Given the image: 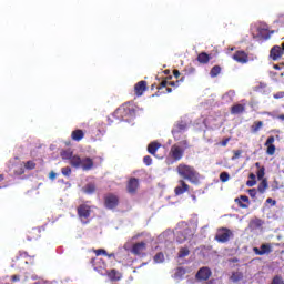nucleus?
<instances>
[{
  "mask_svg": "<svg viewBox=\"0 0 284 284\" xmlns=\"http://www.w3.org/2000/svg\"><path fill=\"white\" fill-rule=\"evenodd\" d=\"M231 281H232V283H239V282L243 281V273H241V272L232 273Z\"/></svg>",
  "mask_w": 284,
  "mask_h": 284,
  "instance_id": "32",
  "label": "nucleus"
},
{
  "mask_svg": "<svg viewBox=\"0 0 284 284\" xmlns=\"http://www.w3.org/2000/svg\"><path fill=\"white\" fill-rule=\"evenodd\" d=\"M246 185H247V187H254V185H256V180H248L246 182Z\"/></svg>",
  "mask_w": 284,
  "mask_h": 284,
  "instance_id": "48",
  "label": "nucleus"
},
{
  "mask_svg": "<svg viewBox=\"0 0 284 284\" xmlns=\"http://www.w3.org/2000/svg\"><path fill=\"white\" fill-rule=\"evenodd\" d=\"M263 176H265V166H262L261 169H258L257 171V179H263Z\"/></svg>",
  "mask_w": 284,
  "mask_h": 284,
  "instance_id": "44",
  "label": "nucleus"
},
{
  "mask_svg": "<svg viewBox=\"0 0 284 284\" xmlns=\"http://www.w3.org/2000/svg\"><path fill=\"white\" fill-rule=\"evenodd\" d=\"M176 172L181 179H184V181H190L193 185H199L201 183V174L194 169V166L180 163L176 166Z\"/></svg>",
  "mask_w": 284,
  "mask_h": 284,
  "instance_id": "1",
  "label": "nucleus"
},
{
  "mask_svg": "<svg viewBox=\"0 0 284 284\" xmlns=\"http://www.w3.org/2000/svg\"><path fill=\"white\" fill-rule=\"evenodd\" d=\"M106 256H108V258H116V255L114 253H111V254L106 253Z\"/></svg>",
  "mask_w": 284,
  "mask_h": 284,
  "instance_id": "58",
  "label": "nucleus"
},
{
  "mask_svg": "<svg viewBox=\"0 0 284 284\" xmlns=\"http://www.w3.org/2000/svg\"><path fill=\"white\" fill-rule=\"evenodd\" d=\"M104 274L110 278V281H121V274L119 271L112 268L110 271H105Z\"/></svg>",
  "mask_w": 284,
  "mask_h": 284,
  "instance_id": "23",
  "label": "nucleus"
},
{
  "mask_svg": "<svg viewBox=\"0 0 284 284\" xmlns=\"http://www.w3.org/2000/svg\"><path fill=\"white\" fill-rule=\"evenodd\" d=\"M91 265L99 274L103 275L108 271V264H105V261H103L101 257H93L91 260Z\"/></svg>",
  "mask_w": 284,
  "mask_h": 284,
  "instance_id": "6",
  "label": "nucleus"
},
{
  "mask_svg": "<svg viewBox=\"0 0 284 284\" xmlns=\"http://www.w3.org/2000/svg\"><path fill=\"white\" fill-rule=\"evenodd\" d=\"M11 281H12V283H18V281H21V276H19V275H12V276H11Z\"/></svg>",
  "mask_w": 284,
  "mask_h": 284,
  "instance_id": "51",
  "label": "nucleus"
},
{
  "mask_svg": "<svg viewBox=\"0 0 284 284\" xmlns=\"http://www.w3.org/2000/svg\"><path fill=\"white\" fill-rule=\"evenodd\" d=\"M178 183L179 185L174 189L175 196H181L185 192H190V184L185 180H179Z\"/></svg>",
  "mask_w": 284,
  "mask_h": 284,
  "instance_id": "11",
  "label": "nucleus"
},
{
  "mask_svg": "<svg viewBox=\"0 0 284 284\" xmlns=\"http://www.w3.org/2000/svg\"><path fill=\"white\" fill-rule=\"evenodd\" d=\"M210 276H212V271L210 270V267L203 266L197 271L195 278L197 281H209Z\"/></svg>",
  "mask_w": 284,
  "mask_h": 284,
  "instance_id": "13",
  "label": "nucleus"
},
{
  "mask_svg": "<svg viewBox=\"0 0 284 284\" xmlns=\"http://www.w3.org/2000/svg\"><path fill=\"white\" fill-rule=\"evenodd\" d=\"M26 170L23 169V165H16L14 174L16 176H21V174H24Z\"/></svg>",
  "mask_w": 284,
  "mask_h": 284,
  "instance_id": "38",
  "label": "nucleus"
},
{
  "mask_svg": "<svg viewBox=\"0 0 284 284\" xmlns=\"http://www.w3.org/2000/svg\"><path fill=\"white\" fill-rule=\"evenodd\" d=\"M232 236H234V233H232V230L227 227H221L217 230L215 234V241H217V243H227V241H230Z\"/></svg>",
  "mask_w": 284,
  "mask_h": 284,
  "instance_id": "3",
  "label": "nucleus"
},
{
  "mask_svg": "<svg viewBox=\"0 0 284 284\" xmlns=\"http://www.w3.org/2000/svg\"><path fill=\"white\" fill-rule=\"evenodd\" d=\"M227 143H230V138H226V139L222 140L220 142V145H222V148H225L227 145Z\"/></svg>",
  "mask_w": 284,
  "mask_h": 284,
  "instance_id": "49",
  "label": "nucleus"
},
{
  "mask_svg": "<svg viewBox=\"0 0 284 284\" xmlns=\"http://www.w3.org/2000/svg\"><path fill=\"white\" fill-rule=\"evenodd\" d=\"M74 153L72 152V150H64L60 153L61 159H63L64 161H71Z\"/></svg>",
  "mask_w": 284,
  "mask_h": 284,
  "instance_id": "31",
  "label": "nucleus"
},
{
  "mask_svg": "<svg viewBox=\"0 0 284 284\" xmlns=\"http://www.w3.org/2000/svg\"><path fill=\"white\" fill-rule=\"evenodd\" d=\"M233 61H236V63H241L242 65H245V63H248L250 61V55L245 51H236L232 55Z\"/></svg>",
  "mask_w": 284,
  "mask_h": 284,
  "instance_id": "10",
  "label": "nucleus"
},
{
  "mask_svg": "<svg viewBox=\"0 0 284 284\" xmlns=\"http://www.w3.org/2000/svg\"><path fill=\"white\" fill-rule=\"evenodd\" d=\"M94 253H95V256H101V255L108 256V251H105L104 248H98L94 251Z\"/></svg>",
  "mask_w": 284,
  "mask_h": 284,
  "instance_id": "43",
  "label": "nucleus"
},
{
  "mask_svg": "<svg viewBox=\"0 0 284 284\" xmlns=\"http://www.w3.org/2000/svg\"><path fill=\"white\" fill-rule=\"evenodd\" d=\"M77 212L81 223H83V225H88V223H90V216L92 214V206L88 204H80L77 207Z\"/></svg>",
  "mask_w": 284,
  "mask_h": 284,
  "instance_id": "2",
  "label": "nucleus"
},
{
  "mask_svg": "<svg viewBox=\"0 0 284 284\" xmlns=\"http://www.w3.org/2000/svg\"><path fill=\"white\" fill-rule=\"evenodd\" d=\"M180 82H183V78L174 82L172 81V75H170L160 83L158 90H163V88H165L168 94H170V92H172V88H179ZM170 85L172 88H170Z\"/></svg>",
  "mask_w": 284,
  "mask_h": 284,
  "instance_id": "5",
  "label": "nucleus"
},
{
  "mask_svg": "<svg viewBox=\"0 0 284 284\" xmlns=\"http://www.w3.org/2000/svg\"><path fill=\"white\" fill-rule=\"evenodd\" d=\"M173 75L175 79H179V77H181V72L179 70H173Z\"/></svg>",
  "mask_w": 284,
  "mask_h": 284,
  "instance_id": "53",
  "label": "nucleus"
},
{
  "mask_svg": "<svg viewBox=\"0 0 284 284\" xmlns=\"http://www.w3.org/2000/svg\"><path fill=\"white\" fill-rule=\"evenodd\" d=\"M263 128V121H255L251 125V134H258Z\"/></svg>",
  "mask_w": 284,
  "mask_h": 284,
  "instance_id": "26",
  "label": "nucleus"
},
{
  "mask_svg": "<svg viewBox=\"0 0 284 284\" xmlns=\"http://www.w3.org/2000/svg\"><path fill=\"white\" fill-rule=\"evenodd\" d=\"M84 138H85V132H83V130L81 129L74 130L71 133L72 141L79 142V141H82V139Z\"/></svg>",
  "mask_w": 284,
  "mask_h": 284,
  "instance_id": "22",
  "label": "nucleus"
},
{
  "mask_svg": "<svg viewBox=\"0 0 284 284\" xmlns=\"http://www.w3.org/2000/svg\"><path fill=\"white\" fill-rule=\"evenodd\" d=\"M104 205L108 210H114L119 207V196L113 193H109L104 196Z\"/></svg>",
  "mask_w": 284,
  "mask_h": 284,
  "instance_id": "7",
  "label": "nucleus"
},
{
  "mask_svg": "<svg viewBox=\"0 0 284 284\" xmlns=\"http://www.w3.org/2000/svg\"><path fill=\"white\" fill-rule=\"evenodd\" d=\"M266 203H273V205H276V201L272 200V197H268L266 200Z\"/></svg>",
  "mask_w": 284,
  "mask_h": 284,
  "instance_id": "57",
  "label": "nucleus"
},
{
  "mask_svg": "<svg viewBox=\"0 0 284 284\" xmlns=\"http://www.w3.org/2000/svg\"><path fill=\"white\" fill-rule=\"evenodd\" d=\"M28 241H39L41 239V230L40 229H32L27 234Z\"/></svg>",
  "mask_w": 284,
  "mask_h": 284,
  "instance_id": "21",
  "label": "nucleus"
},
{
  "mask_svg": "<svg viewBox=\"0 0 284 284\" xmlns=\"http://www.w3.org/2000/svg\"><path fill=\"white\" fill-rule=\"evenodd\" d=\"M184 130H187V124H185L184 122H180L172 131V134L175 136V134H180V132H184Z\"/></svg>",
  "mask_w": 284,
  "mask_h": 284,
  "instance_id": "28",
  "label": "nucleus"
},
{
  "mask_svg": "<svg viewBox=\"0 0 284 284\" xmlns=\"http://www.w3.org/2000/svg\"><path fill=\"white\" fill-rule=\"evenodd\" d=\"M83 192L84 194H94V192H97V185L94 183H88L83 187Z\"/></svg>",
  "mask_w": 284,
  "mask_h": 284,
  "instance_id": "30",
  "label": "nucleus"
},
{
  "mask_svg": "<svg viewBox=\"0 0 284 284\" xmlns=\"http://www.w3.org/2000/svg\"><path fill=\"white\" fill-rule=\"evenodd\" d=\"M49 179H51V181H54V179H57V173L54 171H51L49 173Z\"/></svg>",
  "mask_w": 284,
  "mask_h": 284,
  "instance_id": "52",
  "label": "nucleus"
},
{
  "mask_svg": "<svg viewBox=\"0 0 284 284\" xmlns=\"http://www.w3.org/2000/svg\"><path fill=\"white\" fill-rule=\"evenodd\" d=\"M145 250H148V243L136 242L132 245L131 254H134V256H145Z\"/></svg>",
  "mask_w": 284,
  "mask_h": 284,
  "instance_id": "8",
  "label": "nucleus"
},
{
  "mask_svg": "<svg viewBox=\"0 0 284 284\" xmlns=\"http://www.w3.org/2000/svg\"><path fill=\"white\" fill-rule=\"evenodd\" d=\"M245 112V104H235L231 108V114H243Z\"/></svg>",
  "mask_w": 284,
  "mask_h": 284,
  "instance_id": "27",
  "label": "nucleus"
},
{
  "mask_svg": "<svg viewBox=\"0 0 284 284\" xmlns=\"http://www.w3.org/2000/svg\"><path fill=\"white\" fill-rule=\"evenodd\" d=\"M283 54V50L278 45H274L270 51V57L273 61H278Z\"/></svg>",
  "mask_w": 284,
  "mask_h": 284,
  "instance_id": "18",
  "label": "nucleus"
},
{
  "mask_svg": "<svg viewBox=\"0 0 284 284\" xmlns=\"http://www.w3.org/2000/svg\"><path fill=\"white\" fill-rule=\"evenodd\" d=\"M221 74V65H214L210 71V77L212 79H215V77H219Z\"/></svg>",
  "mask_w": 284,
  "mask_h": 284,
  "instance_id": "33",
  "label": "nucleus"
},
{
  "mask_svg": "<svg viewBox=\"0 0 284 284\" xmlns=\"http://www.w3.org/2000/svg\"><path fill=\"white\" fill-rule=\"evenodd\" d=\"M81 161H82L81 156L73 155L70 160V165H72V168L79 169L81 168Z\"/></svg>",
  "mask_w": 284,
  "mask_h": 284,
  "instance_id": "29",
  "label": "nucleus"
},
{
  "mask_svg": "<svg viewBox=\"0 0 284 284\" xmlns=\"http://www.w3.org/2000/svg\"><path fill=\"white\" fill-rule=\"evenodd\" d=\"M153 261L154 263H163V261H165V255L163 252H159L154 255Z\"/></svg>",
  "mask_w": 284,
  "mask_h": 284,
  "instance_id": "37",
  "label": "nucleus"
},
{
  "mask_svg": "<svg viewBox=\"0 0 284 284\" xmlns=\"http://www.w3.org/2000/svg\"><path fill=\"white\" fill-rule=\"evenodd\" d=\"M281 49L283 50V53H284V42L282 43V47H281Z\"/></svg>",
  "mask_w": 284,
  "mask_h": 284,
  "instance_id": "62",
  "label": "nucleus"
},
{
  "mask_svg": "<svg viewBox=\"0 0 284 284\" xmlns=\"http://www.w3.org/2000/svg\"><path fill=\"white\" fill-rule=\"evenodd\" d=\"M212 59V55L207 54L206 52H201L197 55L199 63H202V65H207L210 63V60Z\"/></svg>",
  "mask_w": 284,
  "mask_h": 284,
  "instance_id": "24",
  "label": "nucleus"
},
{
  "mask_svg": "<svg viewBox=\"0 0 284 284\" xmlns=\"http://www.w3.org/2000/svg\"><path fill=\"white\" fill-rule=\"evenodd\" d=\"M187 271L183 267H178L174 273V278H183Z\"/></svg>",
  "mask_w": 284,
  "mask_h": 284,
  "instance_id": "35",
  "label": "nucleus"
},
{
  "mask_svg": "<svg viewBox=\"0 0 284 284\" xmlns=\"http://www.w3.org/2000/svg\"><path fill=\"white\" fill-rule=\"evenodd\" d=\"M220 181H221L222 183H227V181H230V173H227V172H222V173L220 174Z\"/></svg>",
  "mask_w": 284,
  "mask_h": 284,
  "instance_id": "39",
  "label": "nucleus"
},
{
  "mask_svg": "<svg viewBox=\"0 0 284 284\" xmlns=\"http://www.w3.org/2000/svg\"><path fill=\"white\" fill-rule=\"evenodd\" d=\"M185 256H190V248L181 247L179 253H178V257L179 258H185Z\"/></svg>",
  "mask_w": 284,
  "mask_h": 284,
  "instance_id": "36",
  "label": "nucleus"
},
{
  "mask_svg": "<svg viewBox=\"0 0 284 284\" xmlns=\"http://www.w3.org/2000/svg\"><path fill=\"white\" fill-rule=\"evenodd\" d=\"M253 252L254 254H256V256H265V254H272V244L265 243V244H262L260 248L253 247Z\"/></svg>",
  "mask_w": 284,
  "mask_h": 284,
  "instance_id": "12",
  "label": "nucleus"
},
{
  "mask_svg": "<svg viewBox=\"0 0 284 284\" xmlns=\"http://www.w3.org/2000/svg\"><path fill=\"white\" fill-rule=\"evenodd\" d=\"M274 99H284V91H278L273 94Z\"/></svg>",
  "mask_w": 284,
  "mask_h": 284,
  "instance_id": "46",
  "label": "nucleus"
},
{
  "mask_svg": "<svg viewBox=\"0 0 284 284\" xmlns=\"http://www.w3.org/2000/svg\"><path fill=\"white\" fill-rule=\"evenodd\" d=\"M159 148H161V143H159V142H151L148 145L149 154H152L153 156H156V151L159 150Z\"/></svg>",
  "mask_w": 284,
  "mask_h": 284,
  "instance_id": "25",
  "label": "nucleus"
},
{
  "mask_svg": "<svg viewBox=\"0 0 284 284\" xmlns=\"http://www.w3.org/2000/svg\"><path fill=\"white\" fill-rule=\"evenodd\" d=\"M241 156V151H234V156L232 159H239Z\"/></svg>",
  "mask_w": 284,
  "mask_h": 284,
  "instance_id": "55",
  "label": "nucleus"
},
{
  "mask_svg": "<svg viewBox=\"0 0 284 284\" xmlns=\"http://www.w3.org/2000/svg\"><path fill=\"white\" fill-rule=\"evenodd\" d=\"M262 114L266 115V116H273L274 118V113L273 112L264 111V112H262Z\"/></svg>",
  "mask_w": 284,
  "mask_h": 284,
  "instance_id": "54",
  "label": "nucleus"
},
{
  "mask_svg": "<svg viewBox=\"0 0 284 284\" xmlns=\"http://www.w3.org/2000/svg\"><path fill=\"white\" fill-rule=\"evenodd\" d=\"M80 168L84 172H89V170H92V168H94V161L91 158H83Z\"/></svg>",
  "mask_w": 284,
  "mask_h": 284,
  "instance_id": "19",
  "label": "nucleus"
},
{
  "mask_svg": "<svg viewBox=\"0 0 284 284\" xmlns=\"http://www.w3.org/2000/svg\"><path fill=\"white\" fill-rule=\"evenodd\" d=\"M143 163H145L146 165H152V156L145 155L143 158Z\"/></svg>",
  "mask_w": 284,
  "mask_h": 284,
  "instance_id": "45",
  "label": "nucleus"
},
{
  "mask_svg": "<svg viewBox=\"0 0 284 284\" xmlns=\"http://www.w3.org/2000/svg\"><path fill=\"white\" fill-rule=\"evenodd\" d=\"M194 236V233L192 232V229L186 227L183 231H179L176 233V241L178 243H185L189 239H192Z\"/></svg>",
  "mask_w": 284,
  "mask_h": 284,
  "instance_id": "9",
  "label": "nucleus"
},
{
  "mask_svg": "<svg viewBox=\"0 0 284 284\" xmlns=\"http://www.w3.org/2000/svg\"><path fill=\"white\" fill-rule=\"evenodd\" d=\"M136 190H139V179L131 178L128 181L126 191L129 192V194H136Z\"/></svg>",
  "mask_w": 284,
  "mask_h": 284,
  "instance_id": "16",
  "label": "nucleus"
},
{
  "mask_svg": "<svg viewBox=\"0 0 284 284\" xmlns=\"http://www.w3.org/2000/svg\"><path fill=\"white\" fill-rule=\"evenodd\" d=\"M267 180H262V182L257 186V192H260V194H265V190H267Z\"/></svg>",
  "mask_w": 284,
  "mask_h": 284,
  "instance_id": "34",
  "label": "nucleus"
},
{
  "mask_svg": "<svg viewBox=\"0 0 284 284\" xmlns=\"http://www.w3.org/2000/svg\"><path fill=\"white\" fill-rule=\"evenodd\" d=\"M180 143H181L182 146H184V150H187V148H190V142H187V140H183Z\"/></svg>",
  "mask_w": 284,
  "mask_h": 284,
  "instance_id": "50",
  "label": "nucleus"
},
{
  "mask_svg": "<svg viewBox=\"0 0 284 284\" xmlns=\"http://www.w3.org/2000/svg\"><path fill=\"white\" fill-rule=\"evenodd\" d=\"M193 201H196V195H192Z\"/></svg>",
  "mask_w": 284,
  "mask_h": 284,
  "instance_id": "63",
  "label": "nucleus"
},
{
  "mask_svg": "<svg viewBox=\"0 0 284 284\" xmlns=\"http://www.w3.org/2000/svg\"><path fill=\"white\" fill-rule=\"evenodd\" d=\"M248 194H250V196H251L252 199H255V196H256V194H257L256 189H250V190H248Z\"/></svg>",
  "mask_w": 284,
  "mask_h": 284,
  "instance_id": "47",
  "label": "nucleus"
},
{
  "mask_svg": "<svg viewBox=\"0 0 284 284\" xmlns=\"http://www.w3.org/2000/svg\"><path fill=\"white\" fill-rule=\"evenodd\" d=\"M148 90V82L142 80L134 85V94L135 97H143V92Z\"/></svg>",
  "mask_w": 284,
  "mask_h": 284,
  "instance_id": "15",
  "label": "nucleus"
},
{
  "mask_svg": "<svg viewBox=\"0 0 284 284\" xmlns=\"http://www.w3.org/2000/svg\"><path fill=\"white\" fill-rule=\"evenodd\" d=\"M4 180H6V175L0 174V183H1V181H4Z\"/></svg>",
  "mask_w": 284,
  "mask_h": 284,
  "instance_id": "60",
  "label": "nucleus"
},
{
  "mask_svg": "<svg viewBox=\"0 0 284 284\" xmlns=\"http://www.w3.org/2000/svg\"><path fill=\"white\" fill-rule=\"evenodd\" d=\"M63 176H70L72 174V169L70 166H64L61 169Z\"/></svg>",
  "mask_w": 284,
  "mask_h": 284,
  "instance_id": "40",
  "label": "nucleus"
},
{
  "mask_svg": "<svg viewBox=\"0 0 284 284\" xmlns=\"http://www.w3.org/2000/svg\"><path fill=\"white\" fill-rule=\"evenodd\" d=\"M185 154V149L181 148L179 144H173L169 152V159H172L175 163L181 161Z\"/></svg>",
  "mask_w": 284,
  "mask_h": 284,
  "instance_id": "4",
  "label": "nucleus"
},
{
  "mask_svg": "<svg viewBox=\"0 0 284 284\" xmlns=\"http://www.w3.org/2000/svg\"><path fill=\"white\" fill-rule=\"evenodd\" d=\"M248 179H251V181H256V175L254 173H250Z\"/></svg>",
  "mask_w": 284,
  "mask_h": 284,
  "instance_id": "56",
  "label": "nucleus"
},
{
  "mask_svg": "<svg viewBox=\"0 0 284 284\" xmlns=\"http://www.w3.org/2000/svg\"><path fill=\"white\" fill-rule=\"evenodd\" d=\"M28 252H26V251H20L19 253H18V255L16 256V261H21V258H28Z\"/></svg>",
  "mask_w": 284,
  "mask_h": 284,
  "instance_id": "41",
  "label": "nucleus"
},
{
  "mask_svg": "<svg viewBox=\"0 0 284 284\" xmlns=\"http://www.w3.org/2000/svg\"><path fill=\"white\" fill-rule=\"evenodd\" d=\"M277 119H280V121H284V114L277 115Z\"/></svg>",
  "mask_w": 284,
  "mask_h": 284,
  "instance_id": "59",
  "label": "nucleus"
},
{
  "mask_svg": "<svg viewBox=\"0 0 284 284\" xmlns=\"http://www.w3.org/2000/svg\"><path fill=\"white\" fill-rule=\"evenodd\" d=\"M263 220L254 217L250 221L248 229L251 230V232H254L255 230H261V227H263Z\"/></svg>",
  "mask_w": 284,
  "mask_h": 284,
  "instance_id": "20",
  "label": "nucleus"
},
{
  "mask_svg": "<svg viewBox=\"0 0 284 284\" xmlns=\"http://www.w3.org/2000/svg\"><path fill=\"white\" fill-rule=\"evenodd\" d=\"M274 135H271L267 138L266 142L264 143L266 149V154H268V156H274V154H276V145H274Z\"/></svg>",
  "mask_w": 284,
  "mask_h": 284,
  "instance_id": "14",
  "label": "nucleus"
},
{
  "mask_svg": "<svg viewBox=\"0 0 284 284\" xmlns=\"http://www.w3.org/2000/svg\"><path fill=\"white\" fill-rule=\"evenodd\" d=\"M24 168L27 170H34V168H37V163H34V161H27Z\"/></svg>",
  "mask_w": 284,
  "mask_h": 284,
  "instance_id": "42",
  "label": "nucleus"
},
{
  "mask_svg": "<svg viewBox=\"0 0 284 284\" xmlns=\"http://www.w3.org/2000/svg\"><path fill=\"white\" fill-rule=\"evenodd\" d=\"M235 203L239 207H242V210H247V207H250V197L247 195H241L235 199Z\"/></svg>",
  "mask_w": 284,
  "mask_h": 284,
  "instance_id": "17",
  "label": "nucleus"
},
{
  "mask_svg": "<svg viewBox=\"0 0 284 284\" xmlns=\"http://www.w3.org/2000/svg\"><path fill=\"white\" fill-rule=\"evenodd\" d=\"M256 168H261V163L256 162L255 163Z\"/></svg>",
  "mask_w": 284,
  "mask_h": 284,
  "instance_id": "61",
  "label": "nucleus"
}]
</instances>
